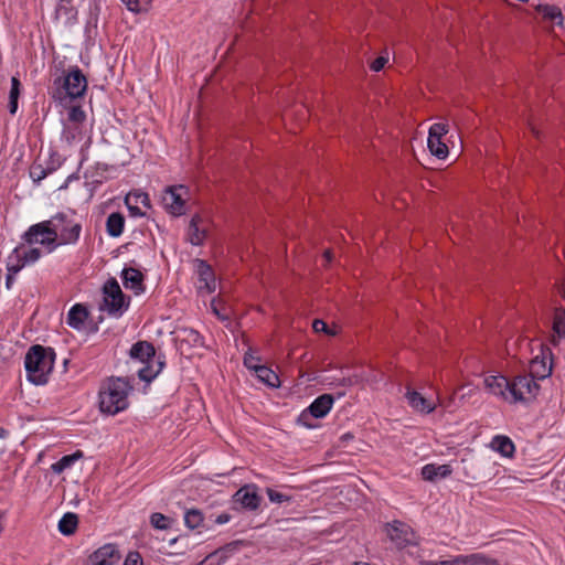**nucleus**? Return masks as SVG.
Wrapping results in <instances>:
<instances>
[{
    "instance_id": "1",
    "label": "nucleus",
    "mask_w": 565,
    "mask_h": 565,
    "mask_svg": "<svg viewBox=\"0 0 565 565\" xmlns=\"http://www.w3.org/2000/svg\"><path fill=\"white\" fill-rule=\"evenodd\" d=\"M31 231L30 235H51L44 243L51 245V248H57L62 245H75L79 239L82 225L65 213H57L47 221L31 225Z\"/></svg>"
},
{
    "instance_id": "2",
    "label": "nucleus",
    "mask_w": 565,
    "mask_h": 565,
    "mask_svg": "<svg viewBox=\"0 0 565 565\" xmlns=\"http://www.w3.org/2000/svg\"><path fill=\"white\" fill-rule=\"evenodd\" d=\"M87 86L88 82L83 71L77 65H73L54 78L50 94L55 102L65 105L67 102L83 97Z\"/></svg>"
},
{
    "instance_id": "3",
    "label": "nucleus",
    "mask_w": 565,
    "mask_h": 565,
    "mask_svg": "<svg viewBox=\"0 0 565 565\" xmlns=\"http://www.w3.org/2000/svg\"><path fill=\"white\" fill-rule=\"evenodd\" d=\"M132 386L128 379L110 377L99 391V409L104 414L116 415L125 411L128 403V394Z\"/></svg>"
},
{
    "instance_id": "4",
    "label": "nucleus",
    "mask_w": 565,
    "mask_h": 565,
    "mask_svg": "<svg viewBox=\"0 0 565 565\" xmlns=\"http://www.w3.org/2000/svg\"><path fill=\"white\" fill-rule=\"evenodd\" d=\"M55 353L51 348L33 345L29 349L24 366L28 380L35 385L46 384L54 367Z\"/></svg>"
},
{
    "instance_id": "5",
    "label": "nucleus",
    "mask_w": 565,
    "mask_h": 565,
    "mask_svg": "<svg viewBox=\"0 0 565 565\" xmlns=\"http://www.w3.org/2000/svg\"><path fill=\"white\" fill-rule=\"evenodd\" d=\"M129 355L132 360L145 364L139 371L138 376L141 381L150 383L153 381L164 367V356L156 355V349L148 341H138L132 344Z\"/></svg>"
},
{
    "instance_id": "6",
    "label": "nucleus",
    "mask_w": 565,
    "mask_h": 565,
    "mask_svg": "<svg viewBox=\"0 0 565 565\" xmlns=\"http://www.w3.org/2000/svg\"><path fill=\"white\" fill-rule=\"evenodd\" d=\"M130 298L122 292L118 281L109 278L103 286V303L99 309L109 316L119 318L129 308Z\"/></svg>"
},
{
    "instance_id": "7",
    "label": "nucleus",
    "mask_w": 565,
    "mask_h": 565,
    "mask_svg": "<svg viewBox=\"0 0 565 565\" xmlns=\"http://www.w3.org/2000/svg\"><path fill=\"white\" fill-rule=\"evenodd\" d=\"M510 390V404L529 403L537 396L540 385L530 375H518L511 380Z\"/></svg>"
},
{
    "instance_id": "8",
    "label": "nucleus",
    "mask_w": 565,
    "mask_h": 565,
    "mask_svg": "<svg viewBox=\"0 0 565 565\" xmlns=\"http://www.w3.org/2000/svg\"><path fill=\"white\" fill-rule=\"evenodd\" d=\"M334 403V397L331 394H322L318 396L299 416V422L305 426L311 428L312 424L307 423V418H322L324 417L332 408Z\"/></svg>"
},
{
    "instance_id": "9",
    "label": "nucleus",
    "mask_w": 565,
    "mask_h": 565,
    "mask_svg": "<svg viewBox=\"0 0 565 565\" xmlns=\"http://www.w3.org/2000/svg\"><path fill=\"white\" fill-rule=\"evenodd\" d=\"M188 189L184 185L169 186L162 196V203L167 211L174 216H180L185 213L184 195Z\"/></svg>"
},
{
    "instance_id": "10",
    "label": "nucleus",
    "mask_w": 565,
    "mask_h": 565,
    "mask_svg": "<svg viewBox=\"0 0 565 565\" xmlns=\"http://www.w3.org/2000/svg\"><path fill=\"white\" fill-rule=\"evenodd\" d=\"M388 539L397 548H404L414 541V531L409 525L401 521H393L385 525Z\"/></svg>"
},
{
    "instance_id": "11",
    "label": "nucleus",
    "mask_w": 565,
    "mask_h": 565,
    "mask_svg": "<svg viewBox=\"0 0 565 565\" xmlns=\"http://www.w3.org/2000/svg\"><path fill=\"white\" fill-rule=\"evenodd\" d=\"M121 555L116 544L107 543L88 556L86 565H114Z\"/></svg>"
},
{
    "instance_id": "12",
    "label": "nucleus",
    "mask_w": 565,
    "mask_h": 565,
    "mask_svg": "<svg viewBox=\"0 0 565 565\" xmlns=\"http://www.w3.org/2000/svg\"><path fill=\"white\" fill-rule=\"evenodd\" d=\"M198 284L200 294H212L216 289V280L212 267L205 260H196Z\"/></svg>"
},
{
    "instance_id": "13",
    "label": "nucleus",
    "mask_w": 565,
    "mask_h": 565,
    "mask_svg": "<svg viewBox=\"0 0 565 565\" xmlns=\"http://www.w3.org/2000/svg\"><path fill=\"white\" fill-rule=\"evenodd\" d=\"M483 383L490 394L510 403L511 380H508L503 375H489L484 379Z\"/></svg>"
},
{
    "instance_id": "14",
    "label": "nucleus",
    "mask_w": 565,
    "mask_h": 565,
    "mask_svg": "<svg viewBox=\"0 0 565 565\" xmlns=\"http://www.w3.org/2000/svg\"><path fill=\"white\" fill-rule=\"evenodd\" d=\"M243 544L242 541L230 542L214 552L210 553L201 563L198 565H223L234 553H236L239 546Z\"/></svg>"
},
{
    "instance_id": "15",
    "label": "nucleus",
    "mask_w": 565,
    "mask_h": 565,
    "mask_svg": "<svg viewBox=\"0 0 565 565\" xmlns=\"http://www.w3.org/2000/svg\"><path fill=\"white\" fill-rule=\"evenodd\" d=\"M234 501L241 503V505L249 511H255L259 508L262 498L256 492V489L250 486H244L238 489L234 494Z\"/></svg>"
},
{
    "instance_id": "16",
    "label": "nucleus",
    "mask_w": 565,
    "mask_h": 565,
    "mask_svg": "<svg viewBox=\"0 0 565 565\" xmlns=\"http://www.w3.org/2000/svg\"><path fill=\"white\" fill-rule=\"evenodd\" d=\"M552 373V363L547 361V356L542 352L534 356L529 366V374L533 380H544Z\"/></svg>"
},
{
    "instance_id": "17",
    "label": "nucleus",
    "mask_w": 565,
    "mask_h": 565,
    "mask_svg": "<svg viewBox=\"0 0 565 565\" xmlns=\"http://www.w3.org/2000/svg\"><path fill=\"white\" fill-rule=\"evenodd\" d=\"M121 279L125 288L132 290L136 295L143 292V275L139 269L132 267L124 268Z\"/></svg>"
},
{
    "instance_id": "18",
    "label": "nucleus",
    "mask_w": 565,
    "mask_h": 565,
    "mask_svg": "<svg viewBox=\"0 0 565 565\" xmlns=\"http://www.w3.org/2000/svg\"><path fill=\"white\" fill-rule=\"evenodd\" d=\"M203 223V218L200 214H195L192 216L188 232H186V241L194 246H200L206 238V230L201 227Z\"/></svg>"
},
{
    "instance_id": "19",
    "label": "nucleus",
    "mask_w": 565,
    "mask_h": 565,
    "mask_svg": "<svg viewBox=\"0 0 565 565\" xmlns=\"http://www.w3.org/2000/svg\"><path fill=\"white\" fill-rule=\"evenodd\" d=\"M184 525L190 530H210L209 521L211 518H205L203 512L199 509H188L184 512Z\"/></svg>"
},
{
    "instance_id": "20",
    "label": "nucleus",
    "mask_w": 565,
    "mask_h": 565,
    "mask_svg": "<svg viewBox=\"0 0 565 565\" xmlns=\"http://www.w3.org/2000/svg\"><path fill=\"white\" fill-rule=\"evenodd\" d=\"M405 397L409 404V406L415 409L416 412L430 414L435 411L436 406L434 403L425 398L420 393L417 391L407 388V392L405 394Z\"/></svg>"
},
{
    "instance_id": "21",
    "label": "nucleus",
    "mask_w": 565,
    "mask_h": 565,
    "mask_svg": "<svg viewBox=\"0 0 565 565\" xmlns=\"http://www.w3.org/2000/svg\"><path fill=\"white\" fill-rule=\"evenodd\" d=\"M452 473V469L449 465H435L427 463L422 468V477L426 481H437L444 479Z\"/></svg>"
},
{
    "instance_id": "22",
    "label": "nucleus",
    "mask_w": 565,
    "mask_h": 565,
    "mask_svg": "<svg viewBox=\"0 0 565 565\" xmlns=\"http://www.w3.org/2000/svg\"><path fill=\"white\" fill-rule=\"evenodd\" d=\"M488 564V557L482 553L469 555H456L449 559L439 561V565H484Z\"/></svg>"
},
{
    "instance_id": "23",
    "label": "nucleus",
    "mask_w": 565,
    "mask_h": 565,
    "mask_svg": "<svg viewBox=\"0 0 565 565\" xmlns=\"http://www.w3.org/2000/svg\"><path fill=\"white\" fill-rule=\"evenodd\" d=\"M87 317L88 311L86 307L81 303H76L70 309L66 322L71 328L82 330Z\"/></svg>"
},
{
    "instance_id": "24",
    "label": "nucleus",
    "mask_w": 565,
    "mask_h": 565,
    "mask_svg": "<svg viewBox=\"0 0 565 565\" xmlns=\"http://www.w3.org/2000/svg\"><path fill=\"white\" fill-rule=\"evenodd\" d=\"M178 340L182 344H188L191 348H203L204 339L199 331L192 328H181L178 330Z\"/></svg>"
},
{
    "instance_id": "25",
    "label": "nucleus",
    "mask_w": 565,
    "mask_h": 565,
    "mask_svg": "<svg viewBox=\"0 0 565 565\" xmlns=\"http://www.w3.org/2000/svg\"><path fill=\"white\" fill-rule=\"evenodd\" d=\"M491 447L493 450L507 458H511L515 451L513 441L508 436L503 435L494 436L491 440Z\"/></svg>"
},
{
    "instance_id": "26",
    "label": "nucleus",
    "mask_w": 565,
    "mask_h": 565,
    "mask_svg": "<svg viewBox=\"0 0 565 565\" xmlns=\"http://www.w3.org/2000/svg\"><path fill=\"white\" fill-rule=\"evenodd\" d=\"M125 227V217L119 212L110 213L106 220V232L111 237H119Z\"/></svg>"
},
{
    "instance_id": "27",
    "label": "nucleus",
    "mask_w": 565,
    "mask_h": 565,
    "mask_svg": "<svg viewBox=\"0 0 565 565\" xmlns=\"http://www.w3.org/2000/svg\"><path fill=\"white\" fill-rule=\"evenodd\" d=\"M255 374L260 382L269 387H279L280 385L278 375L266 365H260L257 367Z\"/></svg>"
},
{
    "instance_id": "28",
    "label": "nucleus",
    "mask_w": 565,
    "mask_h": 565,
    "mask_svg": "<svg viewBox=\"0 0 565 565\" xmlns=\"http://www.w3.org/2000/svg\"><path fill=\"white\" fill-rule=\"evenodd\" d=\"M58 166H60V162H57V164H54V163L49 164L46 168H44L40 163H34L30 168V178L33 180L34 183L39 184L49 174L54 172Z\"/></svg>"
},
{
    "instance_id": "29",
    "label": "nucleus",
    "mask_w": 565,
    "mask_h": 565,
    "mask_svg": "<svg viewBox=\"0 0 565 565\" xmlns=\"http://www.w3.org/2000/svg\"><path fill=\"white\" fill-rule=\"evenodd\" d=\"M78 518L75 513L67 512L58 521V531L64 535H72L77 527Z\"/></svg>"
},
{
    "instance_id": "30",
    "label": "nucleus",
    "mask_w": 565,
    "mask_h": 565,
    "mask_svg": "<svg viewBox=\"0 0 565 565\" xmlns=\"http://www.w3.org/2000/svg\"><path fill=\"white\" fill-rule=\"evenodd\" d=\"M82 457L81 451H76L72 455L63 456L58 461L54 462L51 466V469L54 473H62L64 470L71 468L77 459Z\"/></svg>"
},
{
    "instance_id": "31",
    "label": "nucleus",
    "mask_w": 565,
    "mask_h": 565,
    "mask_svg": "<svg viewBox=\"0 0 565 565\" xmlns=\"http://www.w3.org/2000/svg\"><path fill=\"white\" fill-rule=\"evenodd\" d=\"M21 83L18 77L11 78V88L9 94V111L14 115L18 110V99L20 96Z\"/></svg>"
},
{
    "instance_id": "32",
    "label": "nucleus",
    "mask_w": 565,
    "mask_h": 565,
    "mask_svg": "<svg viewBox=\"0 0 565 565\" xmlns=\"http://www.w3.org/2000/svg\"><path fill=\"white\" fill-rule=\"evenodd\" d=\"M428 149L438 159H445L448 153V147L445 142H443L441 138H430L427 140Z\"/></svg>"
},
{
    "instance_id": "33",
    "label": "nucleus",
    "mask_w": 565,
    "mask_h": 565,
    "mask_svg": "<svg viewBox=\"0 0 565 565\" xmlns=\"http://www.w3.org/2000/svg\"><path fill=\"white\" fill-rule=\"evenodd\" d=\"M31 232L32 231H31V226H30L28 228V231L22 236L23 241L26 244H29V245L41 244L42 246L45 247L47 253H52V252H54L56 249V248H51V245L44 243V241L50 238L51 235H49V234H34V235H30Z\"/></svg>"
},
{
    "instance_id": "34",
    "label": "nucleus",
    "mask_w": 565,
    "mask_h": 565,
    "mask_svg": "<svg viewBox=\"0 0 565 565\" xmlns=\"http://www.w3.org/2000/svg\"><path fill=\"white\" fill-rule=\"evenodd\" d=\"M26 264L20 255V248H14L8 256L7 271L18 274Z\"/></svg>"
},
{
    "instance_id": "35",
    "label": "nucleus",
    "mask_w": 565,
    "mask_h": 565,
    "mask_svg": "<svg viewBox=\"0 0 565 565\" xmlns=\"http://www.w3.org/2000/svg\"><path fill=\"white\" fill-rule=\"evenodd\" d=\"M173 522H174L173 519H171L162 513H159V512H154L150 515V524L156 530H161V531L169 530V529H171Z\"/></svg>"
},
{
    "instance_id": "36",
    "label": "nucleus",
    "mask_w": 565,
    "mask_h": 565,
    "mask_svg": "<svg viewBox=\"0 0 565 565\" xmlns=\"http://www.w3.org/2000/svg\"><path fill=\"white\" fill-rule=\"evenodd\" d=\"M79 135H81L79 126L64 124V127H63V130L61 134V141L66 143L67 146H71L78 139Z\"/></svg>"
},
{
    "instance_id": "37",
    "label": "nucleus",
    "mask_w": 565,
    "mask_h": 565,
    "mask_svg": "<svg viewBox=\"0 0 565 565\" xmlns=\"http://www.w3.org/2000/svg\"><path fill=\"white\" fill-rule=\"evenodd\" d=\"M553 331L558 340H565V309H556L553 321Z\"/></svg>"
},
{
    "instance_id": "38",
    "label": "nucleus",
    "mask_w": 565,
    "mask_h": 565,
    "mask_svg": "<svg viewBox=\"0 0 565 565\" xmlns=\"http://www.w3.org/2000/svg\"><path fill=\"white\" fill-rule=\"evenodd\" d=\"M540 12L543 14L545 19L556 21L557 24H562L563 22V14L561 9L557 6L553 4H545L540 7Z\"/></svg>"
},
{
    "instance_id": "39",
    "label": "nucleus",
    "mask_w": 565,
    "mask_h": 565,
    "mask_svg": "<svg viewBox=\"0 0 565 565\" xmlns=\"http://www.w3.org/2000/svg\"><path fill=\"white\" fill-rule=\"evenodd\" d=\"M121 2L127 10L138 14L149 10L151 0H121Z\"/></svg>"
},
{
    "instance_id": "40",
    "label": "nucleus",
    "mask_w": 565,
    "mask_h": 565,
    "mask_svg": "<svg viewBox=\"0 0 565 565\" xmlns=\"http://www.w3.org/2000/svg\"><path fill=\"white\" fill-rule=\"evenodd\" d=\"M17 248H20V255L26 265L34 264L41 257V250L36 247L26 249L24 245H19Z\"/></svg>"
},
{
    "instance_id": "41",
    "label": "nucleus",
    "mask_w": 565,
    "mask_h": 565,
    "mask_svg": "<svg viewBox=\"0 0 565 565\" xmlns=\"http://www.w3.org/2000/svg\"><path fill=\"white\" fill-rule=\"evenodd\" d=\"M86 119V114L81 106H72L68 110V121L73 126H79Z\"/></svg>"
},
{
    "instance_id": "42",
    "label": "nucleus",
    "mask_w": 565,
    "mask_h": 565,
    "mask_svg": "<svg viewBox=\"0 0 565 565\" xmlns=\"http://www.w3.org/2000/svg\"><path fill=\"white\" fill-rule=\"evenodd\" d=\"M266 493L268 495L269 501L273 503H288L291 500L289 495L277 490H274L271 488H267Z\"/></svg>"
},
{
    "instance_id": "43",
    "label": "nucleus",
    "mask_w": 565,
    "mask_h": 565,
    "mask_svg": "<svg viewBox=\"0 0 565 565\" xmlns=\"http://www.w3.org/2000/svg\"><path fill=\"white\" fill-rule=\"evenodd\" d=\"M448 132V125L444 122H436L430 126L428 137L443 138Z\"/></svg>"
},
{
    "instance_id": "44",
    "label": "nucleus",
    "mask_w": 565,
    "mask_h": 565,
    "mask_svg": "<svg viewBox=\"0 0 565 565\" xmlns=\"http://www.w3.org/2000/svg\"><path fill=\"white\" fill-rule=\"evenodd\" d=\"M211 309L215 316H217L221 320L228 319V313L225 311V308L221 306V301L217 299H213L211 301Z\"/></svg>"
},
{
    "instance_id": "45",
    "label": "nucleus",
    "mask_w": 565,
    "mask_h": 565,
    "mask_svg": "<svg viewBox=\"0 0 565 565\" xmlns=\"http://www.w3.org/2000/svg\"><path fill=\"white\" fill-rule=\"evenodd\" d=\"M259 362V358L255 356L252 352H246L245 355H244V365L252 370V371H256L257 367L260 366V364H258Z\"/></svg>"
},
{
    "instance_id": "46",
    "label": "nucleus",
    "mask_w": 565,
    "mask_h": 565,
    "mask_svg": "<svg viewBox=\"0 0 565 565\" xmlns=\"http://www.w3.org/2000/svg\"><path fill=\"white\" fill-rule=\"evenodd\" d=\"M131 200H132L131 194H128L125 199V202H126V205L128 207L130 215L131 216H143L145 213L140 210V207H138V205L136 203L131 204Z\"/></svg>"
},
{
    "instance_id": "47",
    "label": "nucleus",
    "mask_w": 565,
    "mask_h": 565,
    "mask_svg": "<svg viewBox=\"0 0 565 565\" xmlns=\"http://www.w3.org/2000/svg\"><path fill=\"white\" fill-rule=\"evenodd\" d=\"M131 196H132V200H135V203L136 204H142L143 206L146 207H150V199H149V195L145 192H136V193H130Z\"/></svg>"
},
{
    "instance_id": "48",
    "label": "nucleus",
    "mask_w": 565,
    "mask_h": 565,
    "mask_svg": "<svg viewBox=\"0 0 565 565\" xmlns=\"http://www.w3.org/2000/svg\"><path fill=\"white\" fill-rule=\"evenodd\" d=\"M124 565H143L142 557L138 552H130L127 555Z\"/></svg>"
},
{
    "instance_id": "49",
    "label": "nucleus",
    "mask_w": 565,
    "mask_h": 565,
    "mask_svg": "<svg viewBox=\"0 0 565 565\" xmlns=\"http://www.w3.org/2000/svg\"><path fill=\"white\" fill-rule=\"evenodd\" d=\"M209 518H211V521H209V524L212 526L213 524L222 525L231 521L232 516L231 514L223 512L218 514L215 519H213V515L211 514Z\"/></svg>"
},
{
    "instance_id": "50",
    "label": "nucleus",
    "mask_w": 565,
    "mask_h": 565,
    "mask_svg": "<svg viewBox=\"0 0 565 565\" xmlns=\"http://www.w3.org/2000/svg\"><path fill=\"white\" fill-rule=\"evenodd\" d=\"M388 58L385 57V56H379L376 57L372 64H371V70L374 71V72H380L384 66L385 64L387 63Z\"/></svg>"
},
{
    "instance_id": "51",
    "label": "nucleus",
    "mask_w": 565,
    "mask_h": 565,
    "mask_svg": "<svg viewBox=\"0 0 565 565\" xmlns=\"http://www.w3.org/2000/svg\"><path fill=\"white\" fill-rule=\"evenodd\" d=\"M312 328L316 332L329 333V327L323 320L316 319L312 323Z\"/></svg>"
},
{
    "instance_id": "52",
    "label": "nucleus",
    "mask_w": 565,
    "mask_h": 565,
    "mask_svg": "<svg viewBox=\"0 0 565 565\" xmlns=\"http://www.w3.org/2000/svg\"><path fill=\"white\" fill-rule=\"evenodd\" d=\"M15 275L17 274H13L12 271H8L7 273L6 286H7L8 289L11 288L12 284L14 282Z\"/></svg>"
},
{
    "instance_id": "53",
    "label": "nucleus",
    "mask_w": 565,
    "mask_h": 565,
    "mask_svg": "<svg viewBox=\"0 0 565 565\" xmlns=\"http://www.w3.org/2000/svg\"><path fill=\"white\" fill-rule=\"evenodd\" d=\"M323 257H324V259H326V262H327V263H330V262H331V259H332V253H331L329 249H327V250L324 252V254H323Z\"/></svg>"
},
{
    "instance_id": "54",
    "label": "nucleus",
    "mask_w": 565,
    "mask_h": 565,
    "mask_svg": "<svg viewBox=\"0 0 565 565\" xmlns=\"http://www.w3.org/2000/svg\"><path fill=\"white\" fill-rule=\"evenodd\" d=\"M6 435H7L6 429H3L2 427H0V438H3Z\"/></svg>"
},
{
    "instance_id": "55",
    "label": "nucleus",
    "mask_w": 565,
    "mask_h": 565,
    "mask_svg": "<svg viewBox=\"0 0 565 565\" xmlns=\"http://www.w3.org/2000/svg\"><path fill=\"white\" fill-rule=\"evenodd\" d=\"M72 0H58L60 4H68Z\"/></svg>"
},
{
    "instance_id": "56",
    "label": "nucleus",
    "mask_w": 565,
    "mask_h": 565,
    "mask_svg": "<svg viewBox=\"0 0 565 565\" xmlns=\"http://www.w3.org/2000/svg\"><path fill=\"white\" fill-rule=\"evenodd\" d=\"M341 384H342V385H348V384H350V380H349V379H343V380L341 381Z\"/></svg>"
},
{
    "instance_id": "57",
    "label": "nucleus",
    "mask_w": 565,
    "mask_h": 565,
    "mask_svg": "<svg viewBox=\"0 0 565 565\" xmlns=\"http://www.w3.org/2000/svg\"><path fill=\"white\" fill-rule=\"evenodd\" d=\"M352 437H353V436H352V435H350V434H345V435H343V438H344V439H349V438H352Z\"/></svg>"
},
{
    "instance_id": "58",
    "label": "nucleus",
    "mask_w": 565,
    "mask_h": 565,
    "mask_svg": "<svg viewBox=\"0 0 565 565\" xmlns=\"http://www.w3.org/2000/svg\"><path fill=\"white\" fill-rule=\"evenodd\" d=\"M355 565H370L367 563H355Z\"/></svg>"
}]
</instances>
